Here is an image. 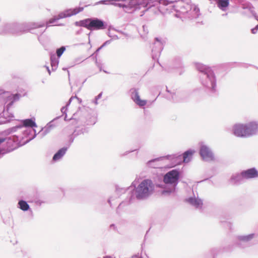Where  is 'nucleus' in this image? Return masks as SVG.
Listing matches in <instances>:
<instances>
[{"label": "nucleus", "mask_w": 258, "mask_h": 258, "mask_svg": "<svg viewBox=\"0 0 258 258\" xmlns=\"http://www.w3.org/2000/svg\"><path fill=\"white\" fill-rule=\"evenodd\" d=\"M163 49V44L161 40L156 37L152 49V57L154 60H158L161 52Z\"/></svg>", "instance_id": "2eb2a0df"}, {"label": "nucleus", "mask_w": 258, "mask_h": 258, "mask_svg": "<svg viewBox=\"0 0 258 258\" xmlns=\"http://www.w3.org/2000/svg\"><path fill=\"white\" fill-rule=\"evenodd\" d=\"M196 67L201 73L200 82L205 91L211 96L216 95L218 92L217 78L213 70L210 67L200 63H197Z\"/></svg>", "instance_id": "f03ea898"}, {"label": "nucleus", "mask_w": 258, "mask_h": 258, "mask_svg": "<svg viewBox=\"0 0 258 258\" xmlns=\"http://www.w3.org/2000/svg\"><path fill=\"white\" fill-rule=\"evenodd\" d=\"M199 154L203 160L205 161H212L215 159L214 154L212 150L203 142H200Z\"/></svg>", "instance_id": "4468645a"}, {"label": "nucleus", "mask_w": 258, "mask_h": 258, "mask_svg": "<svg viewBox=\"0 0 258 258\" xmlns=\"http://www.w3.org/2000/svg\"><path fill=\"white\" fill-rule=\"evenodd\" d=\"M156 162V161H155V162H153V163H152V165H153V166H155V167H153L154 168H157V166H156V164H155V162Z\"/></svg>", "instance_id": "603ef678"}, {"label": "nucleus", "mask_w": 258, "mask_h": 258, "mask_svg": "<svg viewBox=\"0 0 258 258\" xmlns=\"http://www.w3.org/2000/svg\"><path fill=\"white\" fill-rule=\"evenodd\" d=\"M111 39H118L119 37L116 35H112L111 37Z\"/></svg>", "instance_id": "49530a36"}, {"label": "nucleus", "mask_w": 258, "mask_h": 258, "mask_svg": "<svg viewBox=\"0 0 258 258\" xmlns=\"http://www.w3.org/2000/svg\"><path fill=\"white\" fill-rule=\"evenodd\" d=\"M258 30V24L253 28L251 29V32L252 34H256Z\"/></svg>", "instance_id": "e433bc0d"}, {"label": "nucleus", "mask_w": 258, "mask_h": 258, "mask_svg": "<svg viewBox=\"0 0 258 258\" xmlns=\"http://www.w3.org/2000/svg\"><path fill=\"white\" fill-rule=\"evenodd\" d=\"M108 203L110 204V206H111V200L110 199H109L108 200Z\"/></svg>", "instance_id": "5fc2aeb1"}, {"label": "nucleus", "mask_w": 258, "mask_h": 258, "mask_svg": "<svg viewBox=\"0 0 258 258\" xmlns=\"http://www.w3.org/2000/svg\"><path fill=\"white\" fill-rule=\"evenodd\" d=\"M104 71V73H108V72H107V71Z\"/></svg>", "instance_id": "0e129e2a"}, {"label": "nucleus", "mask_w": 258, "mask_h": 258, "mask_svg": "<svg viewBox=\"0 0 258 258\" xmlns=\"http://www.w3.org/2000/svg\"><path fill=\"white\" fill-rule=\"evenodd\" d=\"M229 5V0H219L217 5L219 9L225 11Z\"/></svg>", "instance_id": "393cba45"}, {"label": "nucleus", "mask_w": 258, "mask_h": 258, "mask_svg": "<svg viewBox=\"0 0 258 258\" xmlns=\"http://www.w3.org/2000/svg\"><path fill=\"white\" fill-rule=\"evenodd\" d=\"M103 258H112V257L110 255H106V256H104Z\"/></svg>", "instance_id": "864d4df0"}, {"label": "nucleus", "mask_w": 258, "mask_h": 258, "mask_svg": "<svg viewBox=\"0 0 258 258\" xmlns=\"http://www.w3.org/2000/svg\"><path fill=\"white\" fill-rule=\"evenodd\" d=\"M69 147H63L59 149L53 156L52 160L56 161L60 159L66 153Z\"/></svg>", "instance_id": "aec40b11"}, {"label": "nucleus", "mask_w": 258, "mask_h": 258, "mask_svg": "<svg viewBox=\"0 0 258 258\" xmlns=\"http://www.w3.org/2000/svg\"><path fill=\"white\" fill-rule=\"evenodd\" d=\"M83 10L84 7H76L74 9L65 10L64 11L59 13L57 16H54L53 18L49 19L46 23V27H48L50 26L57 20L77 15L79 13L82 12Z\"/></svg>", "instance_id": "f8f14e48"}, {"label": "nucleus", "mask_w": 258, "mask_h": 258, "mask_svg": "<svg viewBox=\"0 0 258 258\" xmlns=\"http://www.w3.org/2000/svg\"><path fill=\"white\" fill-rule=\"evenodd\" d=\"M102 48H102V47H101V46H100L99 47H98V48L96 50V51H95V52H94V54H97L99 52V51L101 49H102Z\"/></svg>", "instance_id": "a18cd8bd"}, {"label": "nucleus", "mask_w": 258, "mask_h": 258, "mask_svg": "<svg viewBox=\"0 0 258 258\" xmlns=\"http://www.w3.org/2000/svg\"><path fill=\"white\" fill-rule=\"evenodd\" d=\"M73 97H74V99L76 98L77 99L78 98V97L77 96H73Z\"/></svg>", "instance_id": "680f3d73"}, {"label": "nucleus", "mask_w": 258, "mask_h": 258, "mask_svg": "<svg viewBox=\"0 0 258 258\" xmlns=\"http://www.w3.org/2000/svg\"><path fill=\"white\" fill-rule=\"evenodd\" d=\"M17 207L23 211H27L30 210V206L28 203L23 200H20L18 201Z\"/></svg>", "instance_id": "5701e85b"}, {"label": "nucleus", "mask_w": 258, "mask_h": 258, "mask_svg": "<svg viewBox=\"0 0 258 258\" xmlns=\"http://www.w3.org/2000/svg\"><path fill=\"white\" fill-rule=\"evenodd\" d=\"M180 172L178 169H174L167 172L163 176V182L169 187H166L162 190V194H169L175 191L179 182Z\"/></svg>", "instance_id": "0eeeda50"}, {"label": "nucleus", "mask_w": 258, "mask_h": 258, "mask_svg": "<svg viewBox=\"0 0 258 258\" xmlns=\"http://www.w3.org/2000/svg\"><path fill=\"white\" fill-rule=\"evenodd\" d=\"M20 124L1 132V136L9 135L12 133L20 131V136H17L18 140L26 139L21 142L22 144H26L34 139L37 136L36 131L33 128L37 124L34 118H27L21 120Z\"/></svg>", "instance_id": "f257e3e1"}, {"label": "nucleus", "mask_w": 258, "mask_h": 258, "mask_svg": "<svg viewBox=\"0 0 258 258\" xmlns=\"http://www.w3.org/2000/svg\"><path fill=\"white\" fill-rule=\"evenodd\" d=\"M76 26L85 27L91 31L103 30L107 27V24L103 20L98 18H89L75 23Z\"/></svg>", "instance_id": "9d476101"}, {"label": "nucleus", "mask_w": 258, "mask_h": 258, "mask_svg": "<svg viewBox=\"0 0 258 258\" xmlns=\"http://www.w3.org/2000/svg\"><path fill=\"white\" fill-rule=\"evenodd\" d=\"M64 120L65 121L68 120V119H67V114H66V115H65V116H64Z\"/></svg>", "instance_id": "6e6d98bb"}, {"label": "nucleus", "mask_w": 258, "mask_h": 258, "mask_svg": "<svg viewBox=\"0 0 258 258\" xmlns=\"http://www.w3.org/2000/svg\"><path fill=\"white\" fill-rule=\"evenodd\" d=\"M66 68H63V70H66Z\"/></svg>", "instance_id": "774afa93"}, {"label": "nucleus", "mask_w": 258, "mask_h": 258, "mask_svg": "<svg viewBox=\"0 0 258 258\" xmlns=\"http://www.w3.org/2000/svg\"><path fill=\"white\" fill-rule=\"evenodd\" d=\"M190 10H192L191 11V17L192 18H197L200 15V9L196 6L194 5L192 6V8H190Z\"/></svg>", "instance_id": "cd10ccee"}, {"label": "nucleus", "mask_w": 258, "mask_h": 258, "mask_svg": "<svg viewBox=\"0 0 258 258\" xmlns=\"http://www.w3.org/2000/svg\"><path fill=\"white\" fill-rule=\"evenodd\" d=\"M67 110H68V108L66 106L62 107L61 108V112H62V114H65V115L67 114Z\"/></svg>", "instance_id": "c9c22d12"}, {"label": "nucleus", "mask_w": 258, "mask_h": 258, "mask_svg": "<svg viewBox=\"0 0 258 258\" xmlns=\"http://www.w3.org/2000/svg\"><path fill=\"white\" fill-rule=\"evenodd\" d=\"M51 130V129L46 125L44 128H41V130L38 133V135L41 138H42L47 134H48Z\"/></svg>", "instance_id": "c85d7f7f"}, {"label": "nucleus", "mask_w": 258, "mask_h": 258, "mask_svg": "<svg viewBox=\"0 0 258 258\" xmlns=\"http://www.w3.org/2000/svg\"><path fill=\"white\" fill-rule=\"evenodd\" d=\"M107 35L109 37H111L113 34H111V31L108 30Z\"/></svg>", "instance_id": "09e8293b"}, {"label": "nucleus", "mask_w": 258, "mask_h": 258, "mask_svg": "<svg viewBox=\"0 0 258 258\" xmlns=\"http://www.w3.org/2000/svg\"><path fill=\"white\" fill-rule=\"evenodd\" d=\"M257 235L255 233H250L248 235H238L236 237L234 244L241 249H245L250 246L249 242Z\"/></svg>", "instance_id": "ddd939ff"}, {"label": "nucleus", "mask_w": 258, "mask_h": 258, "mask_svg": "<svg viewBox=\"0 0 258 258\" xmlns=\"http://www.w3.org/2000/svg\"><path fill=\"white\" fill-rule=\"evenodd\" d=\"M166 90L168 92H169V90L167 89V88H166Z\"/></svg>", "instance_id": "338daca9"}, {"label": "nucleus", "mask_w": 258, "mask_h": 258, "mask_svg": "<svg viewBox=\"0 0 258 258\" xmlns=\"http://www.w3.org/2000/svg\"><path fill=\"white\" fill-rule=\"evenodd\" d=\"M11 28L12 34L18 35L27 32H30L32 34H36L37 35H41L45 31V29L43 30H39L37 33L35 30L43 28L45 26L44 23H35V22H24L18 23L14 22L13 25H8Z\"/></svg>", "instance_id": "20e7f679"}, {"label": "nucleus", "mask_w": 258, "mask_h": 258, "mask_svg": "<svg viewBox=\"0 0 258 258\" xmlns=\"http://www.w3.org/2000/svg\"><path fill=\"white\" fill-rule=\"evenodd\" d=\"M181 60L180 57H176L174 60V68H178L181 67Z\"/></svg>", "instance_id": "2f4dec72"}, {"label": "nucleus", "mask_w": 258, "mask_h": 258, "mask_svg": "<svg viewBox=\"0 0 258 258\" xmlns=\"http://www.w3.org/2000/svg\"><path fill=\"white\" fill-rule=\"evenodd\" d=\"M137 150H138V149H135V150H131V151H127L124 152L123 154H122L121 156H125V155H127L129 153H130L131 152H133L134 151H137Z\"/></svg>", "instance_id": "58836bf2"}, {"label": "nucleus", "mask_w": 258, "mask_h": 258, "mask_svg": "<svg viewBox=\"0 0 258 258\" xmlns=\"http://www.w3.org/2000/svg\"><path fill=\"white\" fill-rule=\"evenodd\" d=\"M131 93V97L134 102L140 107H144L147 104L145 100H142L140 98L138 89L137 88H132L130 90Z\"/></svg>", "instance_id": "dca6fc26"}, {"label": "nucleus", "mask_w": 258, "mask_h": 258, "mask_svg": "<svg viewBox=\"0 0 258 258\" xmlns=\"http://www.w3.org/2000/svg\"><path fill=\"white\" fill-rule=\"evenodd\" d=\"M93 102L94 103V104L95 105H97L98 104V100H96V98H95V100L93 101Z\"/></svg>", "instance_id": "8fccbe9b"}, {"label": "nucleus", "mask_w": 258, "mask_h": 258, "mask_svg": "<svg viewBox=\"0 0 258 258\" xmlns=\"http://www.w3.org/2000/svg\"><path fill=\"white\" fill-rule=\"evenodd\" d=\"M13 25V23H4L2 26V29H1V34H7V33H11V27L8 26V25Z\"/></svg>", "instance_id": "a878e982"}, {"label": "nucleus", "mask_w": 258, "mask_h": 258, "mask_svg": "<svg viewBox=\"0 0 258 258\" xmlns=\"http://www.w3.org/2000/svg\"><path fill=\"white\" fill-rule=\"evenodd\" d=\"M219 251V249L218 248H212L204 254L203 258H216Z\"/></svg>", "instance_id": "412c9836"}, {"label": "nucleus", "mask_w": 258, "mask_h": 258, "mask_svg": "<svg viewBox=\"0 0 258 258\" xmlns=\"http://www.w3.org/2000/svg\"><path fill=\"white\" fill-rule=\"evenodd\" d=\"M66 50V47L64 46H62L60 47L57 48L56 50V53L57 56V57L59 58L60 57L64 51Z\"/></svg>", "instance_id": "7c9ffc66"}, {"label": "nucleus", "mask_w": 258, "mask_h": 258, "mask_svg": "<svg viewBox=\"0 0 258 258\" xmlns=\"http://www.w3.org/2000/svg\"><path fill=\"white\" fill-rule=\"evenodd\" d=\"M131 186H134L133 193L137 199L145 200L149 197L154 192L155 185L151 179H145L136 187L134 182Z\"/></svg>", "instance_id": "39448f33"}, {"label": "nucleus", "mask_w": 258, "mask_h": 258, "mask_svg": "<svg viewBox=\"0 0 258 258\" xmlns=\"http://www.w3.org/2000/svg\"><path fill=\"white\" fill-rule=\"evenodd\" d=\"M195 151L192 149H188L185 151L181 155V158L183 162L184 163H188L190 161Z\"/></svg>", "instance_id": "6ab92c4d"}, {"label": "nucleus", "mask_w": 258, "mask_h": 258, "mask_svg": "<svg viewBox=\"0 0 258 258\" xmlns=\"http://www.w3.org/2000/svg\"><path fill=\"white\" fill-rule=\"evenodd\" d=\"M145 27H145V26H143V28L144 31H145Z\"/></svg>", "instance_id": "e2e57ef3"}, {"label": "nucleus", "mask_w": 258, "mask_h": 258, "mask_svg": "<svg viewBox=\"0 0 258 258\" xmlns=\"http://www.w3.org/2000/svg\"><path fill=\"white\" fill-rule=\"evenodd\" d=\"M227 15V13H225L222 15L223 16H226Z\"/></svg>", "instance_id": "bf43d9fd"}, {"label": "nucleus", "mask_w": 258, "mask_h": 258, "mask_svg": "<svg viewBox=\"0 0 258 258\" xmlns=\"http://www.w3.org/2000/svg\"><path fill=\"white\" fill-rule=\"evenodd\" d=\"M77 100L79 101V103H81L82 102V99L79 98H78Z\"/></svg>", "instance_id": "4d7b16f0"}, {"label": "nucleus", "mask_w": 258, "mask_h": 258, "mask_svg": "<svg viewBox=\"0 0 258 258\" xmlns=\"http://www.w3.org/2000/svg\"><path fill=\"white\" fill-rule=\"evenodd\" d=\"M157 186L160 187H162V185H161V184H157Z\"/></svg>", "instance_id": "13d9d810"}, {"label": "nucleus", "mask_w": 258, "mask_h": 258, "mask_svg": "<svg viewBox=\"0 0 258 258\" xmlns=\"http://www.w3.org/2000/svg\"><path fill=\"white\" fill-rule=\"evenodd\" d=\"M88 129L86 128H80L79 127H77L74 131L73 134L77 137L78 136L81 135H83L85 133H88Z\"/></svg>", "instance_id": "bb28decb"}, {"label": "nucleus", "mask_w": 258, "mask_h": 258, "mask_svg": "<svg viewBox=\"0 0 258 258\" xmlns=\"http://www.w3.org/2000/svg\"><path fill=\"white\" fill-rule=\"evenodd\" d=\"M44 67L46 68V70H47L49 75H50L51 74V71H50V70L49 69V67H48L47 66H45Z\"/></svg>", "instance_id": "de8ad7c7"}, {"label": "nucleus", "mask_w": 258, "mask_h": 258, "mask_svg": "<svg viewBox=\"0 0 258 258\" xmlns=\"http://www.w3.org/2000/svg\"><path fill=\"white\" fill-rule=\"evenodd\" d=\"M68 75L69 76L70 75V73H69V71H68Z\"/></svg>", "instance_id": "69168bd1"}, {"label": "nucleus", "mask_w": 258, "mask_h": 258, "mask_svg": "<svg viewBox=\"0 0 258 258\" xmlns=\"http://www.w3.org/2000/svg\"><path fill=\"white\" fill-rule=\"evenodd\" d=\"M130 189V187L126 188H120L118 185H116L115 186V191L117 195H120L122 193H124L126 190Z\"/></svg>", "instance_id": "c756f323"}, {"label": "nucleus", "mask_w": 258, "mask_h": 258, "mask_svg": "<svg viewBox=\"0 0 258 258\" xmlns=\"http://www.w3.org/2000/svg\"><path fill=\"white\" fill-rule=\"evenodd\" d=\"M112 41V39H109V40H108L107 41H106L105 42H104L101 46V47L103 48L105 46L107 45H109V44H110V43Z\"/></svg>", "instance_id": "f704fd0d"}, {"label": "nucleus", "mask_w": 258, "mask_h": 258, "mask_svg": "<svg viewBox=\"0 0 258 258\" xmlns=\"http://www.w3.org/2000/svg\"><path fill=\"white\" fill-rule=\"evenodd\" d=\"M102 95V92H100L97 96L95 97L96 100H98L101 98Z\"/></svg>", "instance_id": "c03bdc74"}, {"label": "nucleus", "mask_w": 258, "mask_h": 258, "mask_svg": "<svg viewBox=\"0 0 258 258\" xmlns=\"http://www.w3.org/2000/svg\"><path fill=\"white\" fill-rule=\"evenodd\" d=\"M76 137L72 133L69 137V146H70L74 142Z\"/></svg>", "instance_id": "473e14b6"}, {"label": "nucleus", "mask_w": 258, "mask_h": 258, "mask_svg": "<svg viewBox=\"0 0 258 258\" xmlns=\"http://www.w3.org/2000/svg\"><path fill=\"white\" fill-rule=\"evenodd\" d=\"M159 11L161 12L160 6L158 7Z\"/></svg>", "instance_id": "052dcab7"}, {"label": "nucleus", "mask_w": 258, "mask_h": 258, "mask_svg": "<svg viewBox=\"0 0 258 258\" xmlns=\"http://www.w3.org/2000/svg\"><path fill=\"white\" fill-rule=\"evenodd\" d=\"M109 228L110 229H113L114 230L116 231L117 229H116V226L114 224H111L110 226H109Z\"/></svg>", "instance_id": "37998d69"}, {"label": "nucleus", "mask_w": 258, "mask_h": 258, "mask_svg": "<svg viewBox=\"0 0 258 258\" xmlns=\"http://www.w3.org/2000/svg\"><path fill=\"white\" fill-rule=\"evenodd\" d=\"M242 171V176L245 179L256 178L258 177V170L255 167H252Z\"/></svg>", "instance_id": "f3484780"}, {"label": "nucleus", "mask_w": 258, "mask_h": 258, "mask_svg": "<svg viewBox=\"0 0 258 258\" xmlns=\"http://www.w3.org/2000/svg\"><path fill=\"white\" fill-rule=\"evenodd\" d=\"M74 99V97H71L68 102L67 103L66 106L68 108V106L70 105L71 102L72 101L73 99Z\"/></svg>", "instance_id": "a19ab883"}, {"label": "nucleus", "mask_w": 258, "mask_h": 258, "mask_svg": "<svg viewBox=\"0 0 258 258\" xmlns=\"http://www.w3.org/2000/svg\"><path fill=\"white\" fill-rule=\"evenodd\" d=\"M82 29H81L80 30H79V31H78L77 32V34H79L80 33H81V32H82Z\"/></svg>", "instance_id": "3c124183"}, {"label": "nucleus", "mask_w": 258, "mask_h": 258, "mask_svg": "<svg viewBox=\"0 0 258 258\" xmlns=\"http://www.w3.org/2000/svg\"><path fill=\"white\" fill-rule=\"evenodd\" d=\"M257 132L258 124L255 121L245 124H236L233 127V134L238 137H250L256 135Z\"/></svg>", "instance_id": "423d86ee"}, {"label": "nucleus", "mask_w": 258, "mask_h": 258, "mask_svg": "<svg viewBox=\"0 0 258 258\" xmlns=\"http://www.w3.org/2000/svg\"><path fill=\"white\" fill-rule=\"evenodd\" d=\"M37 205L41 206L42 203H44V202L40 200H38L35 202Z\"/></svg>", "instance_id": "ea45409f"}, {"label": "nucleus", "mask_w": 258, "mask_h": 258, "mask_svg": "<svg viewBox=\"0 0 258 258\" xmlns=\"http://www.w3.org/2000/svg\"><path fill=\"white\" fill-rule=\"evenodd\" d=\"M69 120L73 125H92L96 122V117L89 113L85 108L78 110Z\"/></svg>", "instance_id": "6e6552de"}, {"label": "nucleus", "mask_w": 258, "mask_h": 258, "mask_svg": "<svg viewBox=\"0 0 258 258\" xmlns=\"http://www.w3.org/2000/svg\"><path fill=\"white\" fill-rule=\"evenodd\" d=\"M20 136V134H16L7 138L1 137V156L25 145L22 144L21 142L25 141L26 139L18 140L17 136Z\"/></svg>", "instance_id": "1a4fd4ad"}, {"label": "nucleus", "mask_w": 258, "mask_h": 258, "mask_svg": "<svg viewBox=\"0 0 258 258\" xmlns=\"http://www.w3.org/2000/svg\"><path fill=\"white\" fill-rule=\"evenodd\" d=\"M185 201L196 208H201L203 204V201L201 199H197L195 197H189Z\"/></svg>", "instance_id": "a211bd4d"}, {"label": "nucleus", "mask_w": 258, "mask_h": 258, "mask_svg": "<svg viewBox=\"0 0 258 258\" xmlns=\"http://www.w3.org/2000/svg\"><path fill=\"white\" fill-rule=\"evenodd\" d=\"M244 179V177L242 176V171L240 173H236L233 174L230 177V181L233 184H239L242 180Z\"/></svg>", "instance_id": "4be33fe9"}, {"label": "nucleus", "mask_w": 258, "mask_h": 258, "mask_svg": "<svg viewBox=\"0 0 258 258\" xmlns=\"http://www.w3.org/2000/svg\"><path fill=\"white\" fill-rule=\"evenodd\" d=\"M53 121V120H51V121L49 122L47 124L46 126H47L48 127H49L50 129H52L54 125L52 124V122Z\"/></svg>", "instance_id": "4c0bfd02"}, {"label": "nucleus", "mask_w": 258, "mask_h": 258, "mask_svg": "<svg viewBox=\"0 0 258 258\" xmlns=\"http://www.w3.org/2000/svg\"><path fill=\"white\" fill-rule=\"evenodd\" d=\"M108 30H109V31H111V30L117 31V30L116 29H115L112 26H111V25L108 27ZM118 32H119V31H118Z\"/></svg>", "instance_id": "79ce46f5"}, {"label": "nucleus", "mask_w": 258, "mask_h": 258, "mask_svg": "<svg viewBox=\"0 0 258 258\" xmlns=\"http://www.w3.org/2000/svg\"><path fill=\"white\" fill-rule=\"evenodd\" d=\"M171 98L174 102H176L179 101V100L176 98V94L174 92L171 93Z\"/></svg>", "instance_id": "72a5a7b5"}, {"label": "nucleus", "mask_w": 258, "mask_h": 258, "mask_svg": "<svg viewBox=\"0 0 258 258\" xmlns=\"http://www.w3.org/2000/svg\"><path fill=\"white\" fill-rule=\"evenodd\" d=\"M167 159L169 161L170 164L169 167H173L178 165L182 163L183 160L181 158V155L180 154H174L172 155H167L166 156H161L148 161L147 165L149 167H155V166L152 165V163L155 161H161L163 159Z\"/></svg>", "instance_id": "9b49d317"}, {"label": "nucleus", "mask_w": 258, "mask_h": 258, "mask_svg": "<svg viewBox=\"0 0 258 258\" xmlns=\"http://www.w3.org/2000/svg\"><path fill=\"white\" fill-rule=\"evenodd\" d=\"M21 97L20 93H12L1 88V103L3 104V111L1 112V124L10 122L14 120V113L12 110L15 102Z\"/></svg>", "instance_id": "7ed1b4c3"}, {"label": "nucleus", "mask_w": 258, "mask_h": 258, "mask_svg": "<svg viewBox=\"0 0 258 258\" xmlns=\"http://www.w3.org/2000/svg\"><path fill=\"white\" fill-rule=\"evenodd\" d=\"M58 59L56 57L54 54H51L50 55V63L51 66V69L52 71H54L56 70L58 64Z\"/></svg>", "instance_id": "b1692460"}]
</instances>
